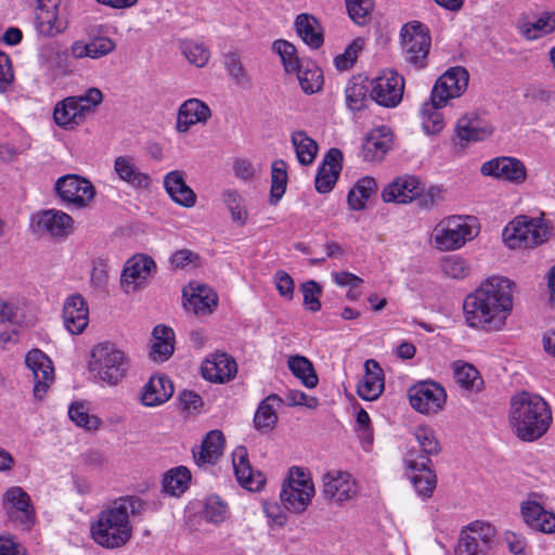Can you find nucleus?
I'll return each mask as SVG.
<instances>
[{
  "label": "nucleus",
  "mask_w": 555,
  "mask_h": 555,
  "mask_svg": "<svg viewBox=\"0 0 555 555\" xmlns=\"http://www.w3.org/2000/svg\"><path fill=\"white\" fill-rule=\"evenodd\" d=\"M514 283L494 275L485 280L463 302L465 324L483 332L501 331L513 310Z\"/></svg>",
  "instance_id": "1"
},
{
  "label": "nucleus",
  "mask_w": 555,
  "mask_h": 555,
  "mask_svg": "<svg viewBox=\"0 0 555 555\" xmlns=\"http://www.w3.org/2000/svg\"><path fill=\"white\" fill-rule=\"evenodd\" d=\"M138 496H121L105 506L91 525V537L102 547L113 550L124 546L132 537L130 516L144 509Z\"/></svg>",
  "instance_id": "2"
},
{
  "label": "nucleus",
  "mask_w": 555,
  "mask_h": 555,
  "mask_svg": "<svg viewBox=\"0 0 555 555\" xmlns=\"http://www.w3.org/2000/svg\"><path fill=\"white\" fill-rule=\"evenodd\" d=\"M508 418L516 437L526 442L544 436L553 422L548 403L541 396L527 391L512 397Z\"/></svg>",
  "instance_id": "3"
},
{
  "label": "nucleus",
  "mask_w": 555,
  "mask_h": 555,
  "mask_svg": "<svg viewBox=\"0 0 555 555\" xmlns=\"http://www.w3.org/2000/svg\"><path fill=\"white\" fill-rule=\"evenodd\" d=\"M128 369V357L114 344L106 341L92 348L88 370L98 382L116 386L125 378Z\"/></svg>",
  "instance_id": "4"
},
{
  "label": "nucleus",
  "mask_w": 555,
  "mask_h": 555,
  "mask_svg": "<svg viewBox=\"0 0 555 555\" xmlns=\"http://www.w3.org/2000/svg\"><path fill=\"white\" fill-rule=\"evenodd\" d=\"M314 493L310 474L304 468L294 466L282 485L280 499L286 511L300 514L307 509Z\"/></svg>",
  "instance_id": "5"
},
{
  "label": "nucleus",
  "mask_w": 555,
  "mask_h": 555,
  "mask_svg": "<svg viewBox=\"0 0 555 555\" xmlns=\"http://www.w3.org/2000/svg\"><path fill=\"white\" fill-rule=\"evenodd\" d=\"M550 230L540 219L518 216L503 230L505 245L512 249L533 248L547 241Z\"/></svg>",
  "instance_id": "6"
},
{
  "label": "nucleus",
  "mask_w": 555,
  "mask_h": 555,
  "mask_svg": "<svg viewBox=\"0 0 555 555\" xmlns=\"http://www.w3.org/2000/svg\"><path fill=\"white\" fill-rule=\"evenodd\" d=\"M401 38L405 61L416 68L425 67L431 42L425 26L418 22L408 23L401 29Z\"/></svg>",
  "instance_id": "7"
},
{
  "label": "nucleus",
  "mask_w": 555,
  "mask_h": 555,
  "mask_svg": "<svg viewBox=\"0 0 555 555\" xmlns=\"http://www.w3.org/2000/svg\"><path fill=\"white\" fill-rule=\"evenodd\" d=\"M475 235L472 225L460 216L449 217L434 229L435 244L440 250L457 249Z\"/></svg>",
  "instance_id": "8"
},
{
  "label": "nucleus",
  "mask_w": 555,
  "mask_h": 555,
  "mask_svg": "<svg viewBox=\"0 0 555 555\" xmlns=\"http://www.w3.org/2000/svg\"><path fill=\"white\" fill-rule=\"evenodd\" d=\"M408 396L411 406L425 415L441 411L447 400L444 388L431 380L415 384L409 389Z\"/></svg>",
  "instance_id": "9"
},
{
  "label": "nucleus",
  "mask_w": 555,
  "mask_h": 555,
  "mask_svg": "<svg viewBox=\"0 0 555 555\" xmlns=\"http://www.w3.org/2000/svg\"><path fill=\"white\" fill-rule=\"evenodd\" d=\"M404 79L396 70L384 69L371 81V99L378 105L396 107L402 101Z\"/></svg>",
  "instance_id": "10"
},
{
  "label": "nucleus",
  "mask_w": 555,
  "mask_h": 555,
  "mask_svg": "<svg viewBox=\"0 0 555 555\" xmlns=\"http://www.w3.org/2000/svg\"><path fill=\"white\" fill-rule=\"evenodd\" d=\"M55 191L60 198L76 208L87 207L95 196L92 183L78 175H66L55 182Z\"/></svg>",
  "instance_id": "11"
},
{
  "label": "nucleus",
  "mask_w": 555,
  "mask_h": 555,
  "mask_svg": "<svg viewBox=\"0 0 555 555\" xmlns=\"http://www.w3.org/2000/svg\"><path fill=\"white\" fill-rule=\"evenodd\" d=\"M156 270L155 261L145 255L131 257L124 266L120 275V287L126 294L142 289L152 272Z\"/></svg>",
  "instance_id": "12"
},
{
  "label": "nucleus",
  "mask_w": 555,
  "mask_h": 555,
  "mask_svg": "<svg viewBox=\"0 0 555 555\" xmlns=\"http://www.w3.org/2000/svg\"><path fill=\"white\" fill-rule=\"evenodd\" d=\"M468 81L469 74L464 67H452L438 78L430 95L438 103L447 105L451 99L460 98L465 92Z\"/></svg>",
  "instance_id": "13"
},
{
  "label": "nucleus",
  "mask_w": 555,
  "mask_h": 555,
  "mask_svg": "<svg viewBox=\"0 0 555 555\" xmlns=\"http://www.w3.org/2000/svg\"><path fill=\"white\" fill-rule=\"evenodd\" d=\"M25 364L34 377V396L41 400L54 380L52 361L40 349H31L25 357Z\"/></svg>",
  "instance_id": "14"
},
{
  "label": "nucleus",
  "mask_w": 555,
  "mask_h": 555,
  "mask_svg": "<svg viewBox=\"0 0 555 555\" xmlns=\"http://www.w3.org/2000/svg\"><path fill=\"white\" fill-rule=\"evenodd\" d=\"M480 172L483 176L520 184L526 180L527 170L520 159L508 156L495 157L482 164Z\"/></svg>",
  "instance_id": "15"
},
{
  "label": "nucleus",
  "mask_w": 555,
  "mask_h": 555,
  "mask_svg": "<svg viewBox=\"0 0 555 555\" xmlns=\"http://www.w3.org/2000/svg\"><path fill=\"white\" fill-rule=\"evenodd\" d=\"M357 483L348 473L332 472L323 478L322 494L331 503L343 504L356 496Z\"/></svg>",
  "instance_id": "16"
},
{
  "label": "nucleus",
  "mask_w": 555,
  "mask_h": 555,
  "mask_svg": "<svg viewBox=\"0 0 555 555\" xmlns=\"http://www.w3.org/2000/svg\"><path fill=\"white\" fill-rule=\"evenodd\" d=\"M405 462L410 469L411 482L417 493L424 498L430 496L436 488V475L430 469L431 460L410 452Z\"/></svg>",
  "instance_id": "17"
},
{
  "label": "nucleus",
  "mask_w": 555,
  "mask_h": 555,
  "mask_svg": "<svg viewBox=\"0 0 555 555\" xmlns=\"http://www.w3.org/2000/svg\"><path fill=\"white\" fill-rule=\"evenodd\" d=\"M237 365L235 360L224 352H216L202 364V375L212 383H227L235 377Z\"/></svg>",
  "instance_id": "18"
},
{
  "label": "nucleus",
  "mask_w": 555,
  "mask_h": 555,
  "mask_svg": "<svg viewBox=\"0 0 555 555\" xmlns=\"http://www.w3.org/2000/svg\"><path fill=\"white\" fill-rule=\"evenodd\" d=\"M63 322L66 330L73 334H81L89 323V308L80 294L66 298L63 306Z\"/></svg>",
  "instance_id": "19"
},
{
  "label": "nucleus",
  "mask_w": 555,
  "mask_h": 555,
  "mask_svg": "<svg viewBox=\"0 0 555 555\" xmlns=\"http://www.w3.org/2000/svg\"><path fill=\"white\" fill-rule=\"evenodd\" d=\"M341 162L340 150L333 147L327 151L314 180L315 190L319 193L325 194L332 191L343 168Z\"/></svg>",
  "instance_id": "20"
},
{
  "label": "nucleus",
  "mask_w": 555,
  "mask_h": 555,
  "mask_svg": "<svg viewBox=\"0 0 555 555\" xmlns=\"http://www.w3.org/2000/svg\"><path fill=\"white\" fill-rule=\"evenodd\" d=\"M423 191L421 182L416 177L404 176L397 178L382 192L386 203L406 204L416 198Z\"/></svg>",
  "instance_id": "21"
},
{
  "label": "nucleus",
  "mask_w": 555,
  "mask_h": 555,
  "mask_svg": "<svg viewBox=\"0 0 555 555\" xmlns=\"http://www.w3.org/2000/svg\"><path fill=\"white\" fill-rule=\"evenodd\" d=\"M60 3L61 0H57L55 3L48 2L36 7L35 27L39 35L56 37L66 29V22L59 17Z\"/></svg>",
  "instance_id": "22"
},
{
  "label": "nucleus",
  "mask_w": 555,
  "mask_h": 555,
  "mask_svg": "<svg viewBox=\"0 0 555 555\" xmlns=\"http://www.w3.org/2000/svg\"><path fill=\"white\" fill-rule=\"evenodd\" d=\"M392 143V133L387 126L372 129L364 138L362 155L366 162H380Z\"/></svg>",
  "instance_id": "23"
},
{
  "label": "nucleus",
  "mask_w": 555,
  "mask_h": 555,
  "mask_svg": "<svg viewBox=\"0 0 555 555\" xmlns=\"http://www.w3.org/2000/svg\"><path fill=\"white\" fill-rule=\"evenodd\" d=\"M38 59L40 64L48 69L56 70L63 75L73 72L68 49L57 41L41 46L38 51Z\"/></svg>",
  "instance_id": "24"
},
{
  "label": "nucleus",
  "mask_w": 555,
  "mask_h": 555,
  "mask_svg": "<svg viewBox=\"0 0 555 555\" xmlns=\"http://www.w3.org/2000/svg\"><path fill=\"white\" fill-rule=\"evenodd\" d=\"M232 463L234 474L240 485L250 491L259 490L264 479L259 472L255 473L253 470L245 447L240 446L235 448L232 454Z\"/></svg>",
  "instance_id": "25"
},
{
  "label": "nucleus",
  "mask_w": 555,
  "mask_h": 555,
  "mask_svg": "<svg viewBox=\"0 0 555 555\" xmlns=\"http://www.w3.org/2000/svg\"><path fill=\"white\" fill-rule=\"evenodd\" d=\"M365 374L358 384L357 393L366 401L376 400L383 392L384 373L377 361L370 359L364 363Z\"/></svg>",
  "instance_id": "26"
},
{
  "label": "nucleus",
  "mask_w": 555,
  "mask_h": 555,
  "mask_svg": "<svg viewBox=\"0 0 555 555\" xmlns=\"http://www.w3.org/2000/svg\"><path fill=\"white\" fill-rule=\"evenodd\" d=\"M210 114L207 104L198 99H189L179 107L176 129L178 132H186L192 126L206 122Z\"/></svg>",
  "instance_id": "27"
},
{
  "label": "nucleus",
  "mask_w": 555,
  "mask_h": 555,
  "mask_svg": "<svg viewBox=\"0 0 555 555\" xmlns=\"http://www.w3.org/2000/svg\"><path fill=\"white\" fill-rule=\"evenodd\" d=\"M73 218L62 210L48 209L37 215L38 229L46 231L53 237L64 238L68 236L73 231Z\"/></svg>",
  "instance_id": "28"
},
{
  "label": "nucleus",
  "mask_w": 555,
  "mask_h": 555,
  "mask_svg": "<svg viewBox=\"0 0 555 555\" xmlns=\"http://www.w3.org/2000/svg\"><path fill=\"white\" fill-rule=\"evenodd\" d=\"M173 391V384L166 375H153L142 388L141 402L145 406H157L168 401Z\"/></svg>",
  "instance_id": "29"
},
{
  "label": "nucleus",
  "mask_w": 555,
  "mask_h": 555,
  "mask_svg": "<svg viewBox=\"0 0 555 555\" xmlns=\"http://www.w3.org/2000/svg\"><path fill=\"white\" fill-rule=\"evenodd\" d=\"M3 504L14 508L16 518L29 529L36 519L35 511L30 504V498L21 487H12L3 495Z\"/></svg>",
  "instance_id": "30"
},
{
  "label": "nucleus",
  "mask_w": 555,
  "mask_h": 555,
  "mask_svg": "<svg viewBox=\"0 0 555 555\" xmlns=\"http://www.w3.org/2000/svg\"><path fill=\"white\" fill-rule=\"evenodd\" d=\"M114 172L118 176L119 180L133 189H147L152 182L150 176L142 172L137 167L134 158L129 155L115 158Z\"/></svg>",
  "instance_id": "31"
},
{
  "label": "nucleus",
  "mask_w": 555,
  "mask_h": 555,
  "mask_svg": "<svg viewBox=\"0 0 555 555\" xmlns=\"http://www.w3.org/2000/svg\"><path fill=\"white\" fill-rule=\"evenodd\" d=\"M53 118L57 126L66 130H73L81 125L87 118V109L77 106L76 100L70 96L56 103L53 111Z\"/></svg>",
  "instance_id": "32"
},
{
  "label": "nucleus",
  "mask_w": 555,
  "mask_h": 555,
  "mask_svg": "<svg viewBox=\"0 0 555 555\" xmlns=\"http://www.w3.org/2000/svg\"><path fill=\"white\" fill-rule=\"evenodd\" d=\"M164 188L175 203L188 208L195 205L196 194L186 185L182 171L168 172L164 178Z\"/></svg>",
  "instance_id": "33"
},
{
  "label": "nucleus",
  "mask_w": 555,
  "mask_h": 555,
  "mask_svg": "<svg viewBox=\"0 0 555 555\" xmlns=\"http://www.w3.org/2000/svg\"><path fill=\"white\" fill-rule=\"evenodd\" d=\"M190 288L192 293L184 302L185 309L196 315L210 314L218 305L217 294L204 284H190Z\"/></svg>",
  "instance_id": "34"
},
{
  "label": "nucleus",
  "mask_w": 555,
  "mask_h": 555,
  "mask_svg": "<svg viewBox=\"0 0 555 555\" xmlns=\"http://www.w3.org/2000/svg\"><path fill=\"white\" fill-rule=\"evenodd\" d=\"M224 438L220 430L209 431L197 451H193L197 465L215 464L223 453Z\"/></svg>",
  "instance_id": "35"
},
{
  "label": "nucleus",
  "mask_w": 555,
  "mask_h": 555,
  "mask_svg": "<svg viewBox=\"0 0 555 555\" xmlns=\"http://www.w3.org/2000/svg\"><path fill=\"white\" fill-rule=\"evenodd\" d=\"M298 36L311 49H319L323 42V29L318 20L310 14L301 13L295 20Z\"/></svg>",
  "instance_id": "36"
},
{
  "label": "nucleus",
  "mask_w": 555,
  "mask_h": 555,
  "mask_svg": "<svg viewBox=\"0 0 555 555\" xmlns=\"http://www.w3.org/2000/svg\"><path fill=\"white\" fill-rule=\"evenodd\" d=\"M151 358L157 362L167 361L175 350V333L172 328L158 324L153 330Z\"/></svg>",
  "instance_id": "37"
},
{
  "label": "nucleus",
  "mask_w": 555,
  "mask_h": 555,
  "mask_svg": "<svg viewBox=\"0 0 555 555\" xmlns=\"http://www.w3.org/2000/svg\"><path fill=\"white\" fill-rule=\"evenodd\" d=\"M519 34L527 40H537L555 31V12H543L534 22H519Z\"/></svg>",
  "instance_id": "38"
},
{
  "label": "nucleus",
  "mask_w": 555,
  "mask_h": 555,
  "mask_svg": "<svg viewBox=\"0 0 555 555\" xmlns=\"http://www.w3.org/2000/svg\"><path fill=\"white\" fill-rule=\"evenodd\" d=\"M446 104L438 103L433 95L423 103L421 107V118L423 130L427 134H437L444 128L443 115L440 112Z\"/></svg>",
  "instance_id": "39"
},
{
  "label": "nucleus",
  "mask_w": 555,
  "mask_h": 555,
  "mask_svg": "<svg viewBox=\"0 0 555 555\" xmlns=\"http://www.w3.org/2000/svg\"><path fill=\"white\" fill-rule=\"evenodd\" d=\"M281 403L282 399L278 395H270L261 401L254 416V424L258 430H269L274 426L278 421L274 406Z\"/></svg>",
  "instance_id": "40"
},
{
  "label": "nucleus",
  "mask_w": 555,
  "mask_h": 555,
  "mask_svg": "<svg viewBox=\"0 0 555 555\" xmlns=\"http://www.w3.org/2000/svg\"><path fill=\"white\" fill-rule=\"evenodd\" d=\"M491 132L481 125L477 117L463 116L456 124V135L464 142H477L487 138Z\"/></svg>",
  "instance_id": "41"
},
{
  "label": "nucleus",
  "mask_w": 555,
  "mask_h": 555,
  "mask_svg": "<svg viewBox=\"0 0 555 555\" xmlns=\"http://www.w3.org/2000/svg\"><path fill=\"white\" fill-rule=\"evenodd\" d=\"M289 371L307 388H314L318 385L319 378L313 369L312 363L304 356H291L287 360Z\"/></svg>",
  "instance_id": "42"
},
{
  "label": "nucleus",
  "mask_w": 555,
  "mask_h": 555,
  "mask_svg": "<svg viewBox=\"0 0 555 555\" xmlns=\"http://www.w3.org/2000/svg\"><path fill=\"white\" fill-rule=\"evenodd\" d=\"M292 143L297 159L302 166H308L314 162L319 146L305 131H295L292 134Z\"/></svg>",
  "instance_id": "43"
},
{
  "label": "nucleus",
  "mask_w": 555,
  "mask_h": 555,
  "mask_svg": "<svg viewBox=\"0 0 555 555\" xmlns=\"http://www.w3.org/2000/svg\"><path fill=\"white\" fill-rule=\"evenodd\" d=\"M377 184L371 177H363L348 193V204L353 210L364 208L366 201L375 193Z\"/></svg>",
  "instance_id": "44"
},
{
  "label": "nucleus",
  "mask_w": 555,
  "mask_h": 555,
  "mask_svg": "<svg viewBox=\"0 0 555 555\" xmlns=\"http://www.w3.org/2000/svg\"><path fill=\"white\" fill-rule=\"evenodd\" d=\"M461 533L466 538H474V543H477L487 552L492 547L495 540L494 528L488 522L478 520L470 522Z\"/></svg>",
  "instance_id": "45"
},
{
  "label": "nucleus",
  "mask_w": 555,
  "mask_h": 555,
  "mask_svg": "<svg viewBox=\"0 0 555 555\" xmlns=\"http://www.w3.org/2000/svg\"><path fill=\"white\" fill-rule=\"evenodd\" d=\"M287 164L283 159L273 162L271 166L270 204L276 205L283 197L287 186Z\"/></svg>",
  "instance_id": "46"
},
{
  "label": "nucleus",
  "mask_w": 555,
  "mask_h": 555,
  "mask_svg": "<svg viewBox=\"0 0 555 555\" xmlns=\"http://www.w3.org/2000/svg\"><path fill=\"white\" fill-rule=\"evenodd\" d=\"M191 473L184 466L170 469L163 479V489L170 495H180L189 486Z\"/></svg>",
  "instance_id": "47"
},
{
  "label": "nucleus",
  "mask_w": 555,
  "mask_h": 555,
  "mask_svg": "<svg viewBox=\"0 0 555 555\" xmlns=\"http://www.w3.org/2000/svg\"><path fill=\"white\" fill-rule=\"evenodd\" d=\"M454 379L466 390H479L482 380L478 371L468 363L456 361L453 363Z\"/></svg>",
  "instance_id": "48"
},
{
  "label": "nucleus",
  "mask_w": 555,
  "mask_h": 555,
  "mask_svg": "<svg viewBox=\"0 0 555 555\" xmlns=\"http://www.w3.org/2000/svg\"><path fill=\"white\" fill-rule=\"evenodd\" d=\"M297 78L301 89L306 93H315L321 90L323 86V73L320 67L314 64L307 65L302 68L300 65L297 70Z\"/></svg>",
  "instance_id": "49"
},
{
  "label": "nucleus",
  "mask_w": 555,
  "mask_h": 555,
  "mask_svg": "<svg viewBox=\"0 0 555 555\" xmlns=\"http://www.w3.org/2000/svg\"><path fill=\"white\" fill-rule=\"evenodd\" d=\"M367 87L359 79H352L348 82L346 93L347 107L352 112L361 111L367 101Z\"/></svg>",
  "instance_id": "50"
},
{
  "label": "nucleus",
  "mask_w": 555,
  "mask_h": 555,
  "mask_svg": "<svg viewBox=\"0 0 555 555\" xmlns=\"http://www.w3.org/2000/svg\"><path fill=\"white\" fill-rule=\"evenodd\" d=\"M69 418L79 427L87 430H98L102 424V421L88 413V409L80 402H74L68 409Z\"/></svg>",
  "instance_id": "51"
},
{
  "label": "nucleus",
  "mask_w": 555,
  "mask_h": 555,
  "mask_svg": "<svg viewBox=\"0 0 555 555\" xmlns=\"http://www.w3.org/2000/svg\"><path fill=\"white\" fill-rule=\"evenodd\" d=\"M181 50L188 61L197 67L205 66L210 57L208 48L204 43L193 40L183 41Z\"/></svg>",
  "instance_id": "52"
},
{
  "label": "nucleus",
  "mask_w": 555,
  "mask_h": 555,
  "mask_svg": "<svg viewBox=\"0 0 555 555\" xmlns=\"http://www.w3.org/2000/svg\"><path fill=\"white\" fill-rule=\"evenodd\" d=\"M349 17L358 25H365L371 18L373 0H345Z\"/></svg>",
  "instance_id": "53"
},
{
  "label": "nucleus",
  "mask_w": 555,
  "mask_h": 555,
  "mask_svg": "<svg viewBox=\"0 0 555 555\" xmlns=\"http://www.w3.org/2000/svg\"><path fill=\"white\" fill-rule=\"evenodd\" d=\"M441 270L446 276L462 280L469 274V266L457 255L447 256L441 260Z\"/></svg>",
  "instance_id": "54"
},
{
  "label": "nucleus",
  "mask_w": 555,
  "mask_h": 555,
  "mask_svg": "<svg viewBox=\"0 0 555 555\" xmlns=\"http://www.w3.org/2000/svg\"><path fill=\"white\" fill-rule=\"evenodd\" d=\"M414 436L422 451L420 456H426L429 459L430 455L439 453L440 446L433 429L428 427H417Z\"/></svg>",
  "instance_id": "55"
},
{
  "label": "nucleus",
  "mask_w": 555,
  "mask_h": 555,
  "mask_svg": "<svg viewBox=\"0 0 555 555\" xmlns=\"http://www.w3.org/2000/svg\"><path fill=\"white\" fill-rule=\"evenodd\" d=\"M273 50L281 56L284 68L287 73H293L300 66L296 55V48L286 40H276L273 43Z\"/></svg>",
  "instance_id": "56"
},
{
  "label": "nucleus",
  "mask_w": 555,
  "mask_h": 555,
  "mask_svg": "<svg viewBox=\"0 0 555 555\" xmlns=\"http://www.w3.org/2000/svg\"><path fill=\"white\" fill-rule=\"evenodd\" d=\"M224 67L236 85L245 86L249 83L247 72L241 62L237 53L229 52L224 55Z\"/></svg>",
  "instance_id": "57"
},
{
  "label": "nucleus",
  "mask_w": 555,
  "mask_h": 555,
  "mask_svg": "<svg viewBox=\"0 0 555 555\" xmlns=\"http://www.w3.org/2000/svg\"><path fill=\"white\" fill-rule=\"evenodd\" d=\"M228 515L227 503L218 495H210L205 502L204 517L210 522H222Z\"/></svg>",
  "instance_id": "58"
},
{
  "label": "nucleus",
  "mask_w": 555,
  "mask_h": 555,
  "mask_svg": "<svg viewBox=\"0 0 555 555\" xmlns=\"http://www.w3.org/2000/svg\"><path fill=\"white\" fill-rule=\"evenodd\" d=\"M300 291L304 296V305L307 309L312 312H317L321 309V301L319 299L322 288L315 281H307L305 282Z\"/></svg>",
  "instance_id": "59"
},
{
  "label": "nucleus",
  "mask_w": 555,
  "mask_h": 555,
  "mask_svg": "<svg viewBox=\"0 0 555 555\" xmlns=\"http://www.w3.org/2000/svg\"><path fill=\"white\" fill-rule=\"evenodd\" d=\"M76 100L77 106H82L87 109V116L94 112L103 101V93L98 88H89L83 94L70 96Z\"/></svg>",
  "instance_id": "60"
},
{
  "label": "nucleus",
  "mask_w": 555,
  "mask_h": 555,
  "mask_svg": "<svg viewBox=\"0 0 555 555\" xmlns=\"http://www.w3.org/2000/svg\"><path fill=\"white\" fill-rule=\"evenodd\" d=\"M357 431L360 439L367 444L373 442V433L371 428V420L369 413L364 409H360L357 413Z\"/></svg>",
  "instance_id": "61"
},
{
  "label": "nucleus",
  "mask_w": 555,
  "mask_h": 555,
  "mask_svg": "<svg viewBox=\"0 0 555 555\" xmlns=\"http://www.w3.org/2000/svg\"><path fill=\"white\" fill-rule=\"evenodd\" d=\"M88 44L90 47V59L105 56L115 49V42L107 37L96 38Z\"/></svg>",
  "instance_id": "62"
},
{
  "label": "nucleus",
  "mask_w": 555,
  "mask_h": 555,
  "mask_svg": "<svg viewBox=\"0 0 555 555\" xmlns=\"http://www.w3.org/2000/svg\"><path fill=\"white\" fill-rule=\"evenodd\" d=\"M274 282L279 294L285 298L292 299L294 295V280L283 270H279L274 275Z\"/></svg>",
  "instance_id": "63"
},
{
  "label": "nucleus",
  "mask_w": 555,
  "mask_h": 555,
  "mask_svg": "<svg viewBox=\"0 0 555 555\" xmlns=\"http://www.w3.org/2000/svg\"><path fill=\"white\" fill-rule=\"evenodd\" d=\"M487 551L474 543V538H466L462 533L455 547V555H486Z\"/></svg>",
  "instance_id": "64"
}]
</instances>
